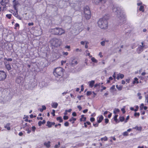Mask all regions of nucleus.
<instances>
[{"mask_svg":"<svg viewBox=\"0 0 148 148\" xmlns=\"http://www.w3.org/2000/svg\"><path fill=\"white\" fill-rule=\"evenodd\" d=\"M113 12L116 14L117 17V21L119 24L123 23L125 21V17L122 13L121 8L116 6H113L112 8Z\"/></svg>","mask_w":148,"mask_h":148,"instance_id":"f257e3e1","label":"nucleus"},{"mask_svg":"<svg viewBox=\"0 0 148 148\" xmlns=\"http://www.w3.org/2000/svg\"><path fill=\"white\" fill-rule=\"evenodd\" d=\"M98 26L101 29H106L108 28V21L104 17L99 19L98 22Z\"/></svg>","mask_w":148,"mask_h":148,"instance_id":"f03ea898","label":"nucleus"},{"mask_svg":"<svg viewBox=\"0 0 148 148\" xmlns=\"http://www.w3.org/2000/svg\"><path fill=\"white\" fill-rule=\"evenodd\" d=\"M49 31L52 34L58 35H61L65 33V31L63 29L59 27L51 29Z\"/></svg>","mask_w":148,"mask_h":148,"instance_id":"7ed1b4c3","label":"nucleus"},{"mask_svg":"<svg viewBox=\"0 0 148 148\" xmlns=\"http://www.w3.org/2000/svg\"><path fill=\"white\" fill-rule=\"evenodd\" d=\"M53 73L56 77L61 78L63 75V69L61 67L57 68L54 70Z\"/></svg>","mask_w":148,"mask_h":148,"instance_id":"20e7f679","label":"nucleus"},{"mask_svg":"<svg viewBox=\"0 0 148 148\" xmlns=\"http://www.w3.org/2000/svg\"><path fill=\"white\" fill-rule=\"evenodd\" d=\"M84 13L85 14V17L87 20H89L91 16V14L89 7L86 6L84 9Z\"/></svg>","mask_w":148,"mask_h":148,"instance_id":"39448f33","label":"nucleus"},{"mask_svg":"<svg viewBox=\"0 0 148 148\" xmlns=\"http://www.w3.org/2000/svg\"><path fill=\"white\" fill-rule=\"evenodd\" d=\"M24 82V79L21 76L17 77L16 80V82L21 85H23Z\"/></svg>","mask_w":148,"mask_h":148,"instance_id":"423d86ee","label":"nucleus"},{"mask_svg":"<svg viewBox=\"0 0 148 148\" xmlns=\"http://www.w3.org/2000/svg\"><path fill=\"white\" fill-rule=\"evenodd\" d=\"M52 45L55 47H57L60 45L59 40L56 38H54L51 41Z\"/></svg>","mask_w":148,"mask_h":148,"instance_id":"0eeeda50","label":"nucleus"},{"mask_svg":"<svg viewBox=\"0 0 148 148\" xmlns=\"http://www.w3.org/2000/svg\"><path fill=\"white\" fill-rule=\"evenodd\" d=\"M7 76L6 73L3 71H0V81L4 80Z\"/></svg>","mask_w":148,"mask_h":148,"instance_id":"6e6552de","label":"nucleus"},{"mask_svg":"<svg viewBox=\"0 0 148 148\" xmlns=\"http://www.w3.org/2000/svg\"><path fill=\"white\" fill-rule=\"evenodd\" d=\"M12 5L14 9L15 10H18L17 8L20 5V3L18 1L16 0H14L12 1Z\"/></svg>","mask_w":148,"mask_h":148,"instance_id":"1a4fd4ad","label":"nucleus"},{"mask_svg":"<svg viewBox=\"0 0 148 148\" xmlns=\"http://www.w3.org/2000/svg\"><path fill=\"white\" fill-rule=\"evenodd\" d=\"M145 46H142L141 45H139L137 49V52L138 53H140L143 51V48Z\"/></svg>","mask_w":148,"mask_h":148,"instance_id":"9d476101","label":"nucleus"},{"mask_svg":"<svg viewBox=\"0 0 148 148\" xmlns=\"http://www.w3.org/2000/svg\"><path fill=\"white\" fill-rule=\"evenodd\" d=\"M5 67L7 70L8 71H10L11 70V68L10 65L9 64H7L5 65Z\"/></svg>","mask_w":148,"mask_h":148,"instance_id":"9b49d317","label":"nucleus"},{"mask_svg":"<svg viewBox=\"0 0 148 148\" xmlns=\"http://www.w3.org/2000/svg\"><path fill=\"white\" fill-rule=\"evenodd\" d=\"M84 115H82L81 116V118L80 119V121H85L86 120V117H84Z\"/></svg>","mask_w":148,"mask_h":148,"instance_id":"f8f14e48","label":"nucleus"},{"mask_svg":"<svg viewBox=\"0 0 148 148\" xmlns=\"http://www.w3.org/2000/svg\"><path fill=\"white\" fill-rule=\"evenodd\" d=\"M103 119V117L102 115H101L99 118V119L97 121V122L98 123H101Z\"/></svg>","mask_w":148,"mask_h":148,"instance_id":"ddd939ff","label":"nucleus"},{"mask_svg":"<svg viewBox=\"0 0 148 148\" xmlns=\"http://www.w3.org/2000/svg\"><path fill=\"white\" fill-rule=\"evenodd\" d=\"M46 121L45 120H43L42 121H40L38 123V125L39 126H40L42 124H44L45 123Z\"/></svg>","mask_w":148,"mask_h":148,"instance_id":"4468645a","label":"nucleus"},{"mask_svg":"<svg viewBox=\"0 0 148 148\" xmlns=\"http://www.w3.org/2000/svg\"><path fill=\"white\" fill-rule=\"evenodd\" d=\"M6 0H2L0 2L1 4L3 6H4L3 7V8L5 7L6 4V2H4V1H6Z\"/></svg>","mask_w":148,"mask_h":148,"instance_id":"2eb2a0df","label":"nucleus"},{"mask_svg":"<svg viewBox=\"0 0 148 148\" xmlns=\"http://www.w3.org/2000/svg\"><path fill=\"white\" fill-rule=\"evenodd\" d=\"M10 123H7L6 125L5 126V128L7 129L8 130H10Z\"/></svg>","mask_w":148,"mask_h":148,"instance_id":"dca6fc26","label":"nucleus"},{"mask_svg":"<svg viewBox=\"0 0 148 148\" xmlns=\"http://www.w3.org/2000/svg\"><path fill=\"white\" fill-rule=\"evenodd\" d=\"M58 104L57 103H52V107L53 108H57L58 106Z\"/></svg>","mask_w":148,"mask_h":148,"instance_id":"f3484780","label":"nucleus"},{"mask_svg":"<svg viewBox=\"0 0 148 148\" xmlns=\"http://www.w3.org/2000/svg\"><path fill=\"white\" fill-rule=\"evenodd\" d=\"M77 64V61L75 60H73L71 64L73 66Z\"/></svg>","mask_w":148,"mask_h":148,"instance_id":"a211bd4d","label":"nucleus"},{"mask_svg":"<svg viewBox=\"0 0 148 148\" xmlns=\"http://www.w3.org/2000/svg\"><path fill=\"white\" fill-rule=\"evenodd\" d=\"M95 81L94 80H92L90 82H89V86L91 87L92 88L95 83Z\"/></svg>","mask_w":148,"mask_h":148,"instance_id":"6ab92c4d","label":"nucleus"},{"mask_svg":"<svg viewBox=\"0 0 148 148\" xmlns=\"http://www.w3.org/2000/svg\"><path fill=\"white\" fill-rule=\"evenodd\" d=\"M56 119L57 121H59L60 123H61L63 121V119L60 116L57 118Z\"/></svg>","mask_w":148,"mask_h":148,"instance_id":"aec40b11","label":"nucleus"},{"mask_svg":"<svg viewBox=\"0 0 148 148\" xmlns=\"http://www.w3.org/2000/svg\"><path fill=\"white\" fill-rule=\"evenodd\" d=\"M50 142L49 141L47 143H45L44 144L45 146L48 147H50Z\"/></svg>","mask_w":148,"mask_h":148,"instance_id":"412c9836","label":"nucleus"},{"mask_svg":"<svg viewBox=\"0 0 148 148\" xmlns=\"http://www.w3.org/2000/svg\"><path fill=\"white\" fill-rule=\"evenodd\" d=\"M134 129L137 130H138L140 131L142 129V127H138V126H136L133 128Z\"/></svg>","mask_w":148,"mask_h":148,"instance_id":"4be33fe9","label":"nucleus"},{"mask_svg":"<svg viewBox=\"0 0 148 148\" xmlns=\"http://www.w3.org/2000/svg\"><path fill=\"white\" fill-rule=\"evenodd\" d=\"M46 126H47L49 128H50L52 126V125L51 124V122L48 121L47 122V125Z\"/></svg>","mask_w":148,"mask_h":148,"instance_id":"5701e85b","label":"nucleus"},{"mask_svg":"<svg viewBox=\"0 0 148 148\" xmlns=\"http://www.w3.org/2000/svg\"><path fill=\"white\" fill-rule=\"evenodd\" d=\"M10 45L7 44L5 46V47L6 49L8 51H9L11 50V48L10 47Z\"/></svg>","mask_w":148,"mask_h":148,"instance_id":"b1692460","label":"nucleus"},{"mask_svg":"<svg viewBox=\"0 0 148 148\" xmlns=\"http://www.w3.org/2000/svg\"><path fill=\"white\" fill-rule=\"evenodd\" d=\"M144 6L143 5H141L139 8V10L140 11H142V12H144Z\"/></svg>","mask_w":148,"mask_h":148,"instance_id":"393cba45","label":"nucleus"},{"mask_svg":"<svg viewBox=\"0 0 148 148\" xmlns=\"http://www.w3.org/2000/svg\"><path fill=\"white\" fill-rule=\"evenodd\" d=\"M91 60L92 62H95L97 63L98 62L97 60H96L95 58L94 57H92L91 58Z\"/></svg>","mask_w":148,"mask_h":148,"instance_id":"a878e982","label":"nucleus"},{"mask_svg":"<svg viewBox=\"0 0 148 148\" xmlns=\"http://www.w3.org/2000/svg\"><path fill=\"white\" fill-rule=\"evenodd\" d=\"M119 119L120 121L121 122L125 120V118L123 116L120 117Z\"/></svg>","mask_w":148,"mask_h":148,"instance_id":"bb28decb","label":"nucleus"},{"mask_svg":"<svg viewBox=\"0 0 148 148\" xmlns=\"http://www.w3.org/2000/svg\"><path fill=\"white\" fill-rule=\"evenodd\" d=\"M108 140V138L106 136H105L103 138H101V140H104L105 141L107 140Z\"/></svg>","mask_w":148,"mask_h":148,"instance_id":"cd10ccee","label":"nucleus"},{"mask_svg":"<svg viewBox=\"0 0 148 148\" xmlns=\"http://www.w3.org/2000/svg\"><path fill=\"white\" fill-rule=\"evenodd\" d=\"M118 116V115H116L114 117V120L115 121V122L117 123L118 120L117 119V117Z\"/></svg>","mask_w":148,"mask_h":148,"instance_id":"c85d7f7f","label":"nucleus"},{"mask_svg":"<svg viewBox=\"0 0 148 148\" xmlns=\"http://www.w3.org/2000/svg\"><path fill=\"white\" fill-rule=\"evenodd\" d=\"M119 112V110L118 108L115 109V110L114 111V113L116 114L117 112Z\"/></svg>","mask_w":148,"mask_h":148,"instance_id":"c756f323","label":"nucleus"},{"mask_svg":"<svg viewBox=\"0 0 148 148\" xmlns=\"http://www.w3.org/2000/svg\"><path fill=\"white\" fill-rule=\"evenodd\" d=\"M123 135L124 136H127L128 135V133L126 131L123 133Z\"/></svg>","mask_w":148,"mask_h":148,"instance_id":"7c9ffc66","label":"nucleus"},{"mask_svg":"<svg viewBox=\"0 0 148 148\" xmlns=\"http://www.w3.org/2000/svg\"><path fill=\"white\" fill-rule=\"evenodd\" d=\"M11 16L12 15L11 14H8L6 15V17L9 19L11 18Z\"/></svg>","mask_w":148,"mask_h":148,"instance_id":"2f4dec72","label":"nucleus"},{"mask_svg":"<svg viewBox=\"0 0 148 148\" xmlns=\"http://www.w3.org/2000/svg\"><path fill=\"white\" fill-rule=\"evenodd\" d=\"M5 60H6L8 61H12V59L11 58H5Z\"/></svg>","mask_w":148,"mask_h":148,"instance_id":"473e14b6","label":"nucleus"},{"mask_svg":"<svg viewBox=\"0 0 148 148\" xmlns=\"http://www.w3.org/2000/svg\"><path fill=\"white\" fill-rule=\"evenodd\" d=\"M116 88L119 90H121L122 89V88L121 86H119L118 85L116 86Z\"/></svg>","mask_w":148,"mask_h":148,"instance_id":"72a5a7b5","label":"nucleus"},{"mask_svg":"<svg viewBox=\"0 0 148 148\" xmlns=\"http://www.w3.org/2000/svg\"><path fill=\"white\" fill-rule=\"evenodd\" d=\"M119 77L121 79H123L124 77V75L123 74H120L119 75Z\"/></svg>","mask_w":148,"mask_h":148,"instance_id":"f704fd0d","label":"nucleus"},{"mask_svg":"<svg viewBox=\"0 0 148 148\" xmlns=\"http://www.w3.org/2000/svg\"><path fill=\"white\" fill-rule=\"evenodd\" d=\"M71 118L72 119L73 121L72 122V124H73L74 123L75 121L76 120V118H74L73 117H71Z\"/></svg>","mask_w":148,"mask_h":148,"instance_id":"c9c22d12","label":"nucleus"},{"mask_svg":"<svg viewBox=\"0 0 148 148\" xmlns=\"http://www.w3.org/2000/svg\"><path fill=\"white\" fill-rule=\"evenodd\" d=\"M144 107V105L143 103H142L141 106H140V108L141 110H142L143 108Z\"/></svg>","mask_w":148,"mask_h":148,"instance_id":"e433bc0d","label":"nucleus"},{"mask_svg":"<svg viewBox=\"0 0 148 148\" xmlns=\"http://www.w3.org/2000/svg\"><path fill=\"white\" fill-rule=\"evenodd\" d=\"M17 12H16H16L14 13H13V14L14 15V16H15L16 17V16L18 15V10H17Z\"/></svg>","mask_w":148,"mask_h":148,"instance_id":"4c0bfd02","label":"nucleus"},{"mask_svg":"<svg viewBox=\"0 0 148 148\" xmlns=\"http://www.w3.org/2000/svg\"><path fill=\"white\" fill-rule=\"evenodd\" d=\"M55 111L54 110H52V112L51 113V114L53 115V116H55Z\"/></svg>","mask_w":148,"mask_h":148,"instance_id":"58836bf2","label":"nucleus"},{"mask_svg":"<svg viewBox=\"0 0 148 148\" xmlns=\"http://www.w3.org/2000/svg\"><path fill=\"white\" fill-rule=\"evenodd\" d=\"M140 115V113H137L135 112L134 113V116H139Z\"/></svg>","mask_w":148,"mask_h":148,"instance_id":"ea45409f","label":"nucleus"},{"mask_svg":"<svg viewBox=\"0 0 148 148\" xmlns=\"http://www.w3.org/2000/svg\"><path fill=\"white\" fill-rule=\"evenodd\" d=\"M92 93V92L90 91H87L86 93V94L87 96H89Z\"/></svg>","mask_w":148,"mask_h":148,"instance_id":"a19ab883","label":"nucleus"},{"mask_svg":"<svg viewBox=\"0 0 148 148\" xmlns=\"http://www.w3.org/2000/svg\"><path fill=\"white\" fill-rule=\"evenodd\" d=\"M105 43L103 41L101 42V45H102L103 46H104L105 45Z\"/></svg>","mask_w":148,"mask_h":148,"instance_id":"79ce46f5","label":"nucleus"},{"mask_svg":"<svg viewBox=\"0 0 148 148\" xmlns=\"http://www.w3.org/2000/svg\"><path fill=\"white\" fill-rule=\"evenodd\" d=\"M99 2H101L102 3H105L106 2V0H99Z\"/></svg>","mask_w":148,"mask_h":148,"instance_id":"37998d69","label":"nucleus"},{"mask_svg":"<svg viewBox=\"0 0 148 148\" xmlns=\"http://www.w3.org/2000/svg\"><path fill=\"white\" fill-rule=\"evenodd\" d=\"M129 119V116H127L125 121V123H126L127 122V121L128 120V119Z\"/></svg>","mask_w":148,"mask_h":148,"instance_id":"c03bdc74","label":"nucleus"},{"mask_svg":"<svg viewBox=\"0 0 148 148\" xmlns=\"http://www.w3.org/2000/svg\"><path fill=\"white\" fill-rule=\"evenodd\" d=\"M64 125L66 126H68L69 125V123L68 122H66L64 123Z\"/></svg>","mask_w":148,"mask_h":148,"instance_id":"a18cd8bd","label":"nucleus"},{"mask_svg":"<svg viewBox=\"0 0 148 148\" xmlns=\"http://www.w3.org/2000/svg\"><path fill=\"white\" fill-rule=\"evenodd\" d=\"M68 116H64L63 117V119L65 120H67L68 119Z\"/></svg>","mask_w":148,"mask_h":148,"instance_id":"49530a36","label":"nucleus"},{"mask_svg":"<svg viewBox=\"0 0 148 148\" xmlns=\"http://www.w3.org/2000/svg\"><path fill=\"white\" fill-rule=\"evenodd\" d=\"M90 121L91 122H93L95 121V119L94 118L92 117V118H90Z\"/></svg>","mask_w":148,"mask_h":148,"instance_id":"de8ad7c7","label":"nucleus"},{"mask_svg":"<svg viewBox=\"0 0 148 148\" xmlns=\"http://www.w3.org/2000/svg\"><path fill=\"white\" fill-rule=\"evenodd\" d=\"M72 115L73 116H77L76 113L75 112H74L72 113Z\"/></svg>","mask_w":148,"mask_h":148,"instance_id":"09e8293b","label":"nucleus"},{"mask_svg":"<svg viewBox=\"0 0 148 148\" xmlns=\"http://www.w3.org/2000/svg\"><path fill=\"white\" fill-rule=\"evenodd\" d=\"M93 125L95 127H98V126L99 124L98 123H97L95 124H93Z\"/></svg>","mask_w":148,"mask_h":148,"instance_id":"8fccbe9b","label":"nucleus"},{"mask_svg":"<svg viewBox=\"0 0 148 148\" xmlns=\"http://www.w3.org/2000/svg\"><path fill=\"white\" fill-rule=\"evenodd\" d=\"M16 17L19 20H21V18L18 15H17Z\"/></svg>","mask_w":148,"mask_h":148,"instance_id":"3c124183","label":"nucleus"},{"mask_svg":"<svg viewBox=\"0 0 148 148\" xmlns=\"http://www.w3.org/2000/svg\"><path fill=\"white\" fill-rule=\"evenodd\" d=\"M36 129V127L35 126H33L32 127V130L33 132H34L35 131Z\"/></svg>","mask_w":148,"mask_h":148,"instance_id":"603ef678","label":"nucleus"},{"mask_svg":"<svg viewBox=\"0 0 148 148\" xmlns=\"http://www.w3.org/2000/svg\"><path fill=\"white\" fill-rule=\"evenodd\" d=\"M77 107L79 110H81L82 109V108L80 106H78Z\"/></svg>","mask_w":148,"mask_h":148,"instance_id":"864d4df0","label":"nucleus"},{"mask_svg":"<svg viewBox=\"0 0 148 148\" xmlns=\"http://www.w3.org/2000/svg\"><path fill=\"white\" fill-rule=\"evenodd\" d=\"M114 88H115V86L114 85H113L110 88V90H114Z\"/></svg>","mask_w":148,"mask_h":148,"instance_id":"5fc2aeb1","label":"nucleus"},{"mask_svg":"<svg viewBox=\"0 0 148 148\" xmlns=\"http://www.w3.org/2000/svg\"><path fill=\"white\" fill-rule=\"evenodd\" d=\"M109 121V120L107 119H105V122L106 123H107Z\"/></svg>","mask_w":148,"mask_h":148,"instance_id":"6e6d98bb","label":"nucleus"},{"mask_svg":"<svg viewBox=\"0 0 148 148\" xmlns=\"http://www.w3.org/2000/svg\"><path fill=\"white\" fill-rule=\"evenodd\" d=\"M121 111H122L123 113L124 114L125 113V111L124 108H123L121 109Z\"/></svg>","mask_w":148,"mask_h":148,"instance_id":"4d7b16f0","label":"nucleus"},{"mask_svg":"<svg viewBox=\"0 0 148 148\" xmlns=\"http://www.w3.org/2000/svg\"><path fill=\"white\" fill-rule=\"evenodd\" d=\"M76 51L77 52L78 51H82V49H76Z\"/></svg>","mask_w":148,"mask_h":148,"instance_id":"13d9d810","label":"nucleus"},{"mask_svg":"<svg viewBox=\"0 0 148 148\" xmlns=\"http://www.w3.org/2000/svg\"><path fill=\"white\" fill-rule=\"evenodd\" d=\"M136 109L134 110V111L135 112H136L138 110V106H136Z\"/></svg>","mask_w":148,"mask_h":148,"instance_id":"bf43d9fd","label":"nucleus"},{"mask_svg":"<svg viewBox=\"0 0 148 148\" xmlns=\"http://www.w3.org/2000/svg\"><path fill=\"white\" fill-rule=\"evenodd\" d=\"M88 110L87 109H86L83 111V112L84 113H86L88 112Z\"/></svg>","mask_w":148,"mask_h":148,"instance_id":"052dcab7","label":"nucleus"},{"mask_svg":"<svg viewBox=\"0 0 148 148\" xmlns=\"http://www.w3.org/2000/svg\"><path fill=\"white\" fill-rule=\"evenodd\" d=\"M81 91H83L84 90V87H83V86L82 85L81 86Z\"/></svg>","mask_w":148,"mask_h":148,"instance_id":"680f3d73","label":"nucleus"},{"mask_svg":"<svg viewBox=\"0 0 148 148\" xmlns=\"http://www.w3.org/2000/svg\"><path fill=\"white\" fill-rule=\"evenodd\" d=\"M15 27H19V24L17 23H16L15 24Z\"/></svg>","mask_w":148,"mask_h":148,"instance_id":"e2e57ef3","label":"nucleus"},{"mask_svg":"<svg viewBox=\"0 0 148 148\" xmlns=\"http://www.w3.org/2000/svg\"><path fill=\"white\" fill-rule=\"evenodd\" d=\"M42 108L43 109V110H45L46 109V107L45 106H42Z\"/></svg>","mask_w":148,"mask_h":148,"instance_id":"0e129e2a","label":"nucleus"},{"mask_svg":"<svg viewBox=\"0 0 148 148\" xmlns=\"http://www.w3.org/2000/svg\"><path fill=\"white\" fill-rule=\"evenodd\" d=\"M18 135L19 136H21L23 135V133L22 132H20L18 134Z\"/></svg>","mask_w":148,"mask_h":148,"instance_id":"69168bd1","label":"nucleus"},{"mask_svg":"<svg viewBox=\"0 0 148 148\" xmlns=\"http://www.w3.org/2000/svg\"><path fill=\"white\" fill-rule=\"evenodd\" d=\"M34 25V23H28V25L29 26L33 25Z\"/></svg>","mask_w":148,"mask_h":148,"instance_id":"338daca9","label":"nucleus"},{"mask_svg":"<svg viewBox=\"0 0 148 148\" xmlns=\"http://www.w3.org/2000/svg\"><path fill=\"white\" fill-rule=\"evenodd\" d=\"M146 99L147 100V102L148 103V94L146 97Z\"/></svg>","mask_w":148,"mask_h":148,"instance_id":"774afa93","label":"nucleus"}]
</instances>
